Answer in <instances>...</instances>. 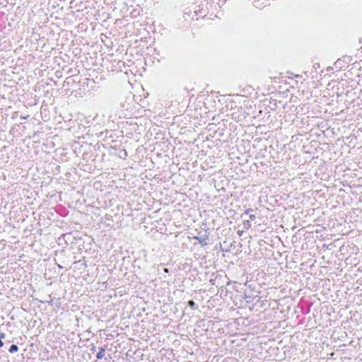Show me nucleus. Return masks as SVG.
I'll return each mask as SVG.
<instances>
[{
  "label": "nucleus",
  "mask_w": 362,
  "mask_h": 362,
  "mask_svg": "<svg viewBox=\"0 0 362 362\" xmlns=\"http://www.w3.org/2000/svg\"><path fill=\"white\" fill-rule=\"evenodd\" d=\"M105 347H104V346L100 347L99 349V351L98 352V354L96 355L97 359H102L105 356Z\"/></svg>",
  "instance_id": "obj_1"
},
{
  "label": "nucleus",
  "mask_w": 362,
  "mask_h": 362,
  "mask_svg": "<svg viewBox=\"0 0 362 362\" xmlns=\"http://www.w3.org/2000/svg\"><path fill=\"white\" fill-rule=\"evenodd\" d=\"M194 238L197 239L202 245H206V235L195 237Z\"/></svg>",
  "instance_id": "obj_2"
},
{
  "label": "nucleus",
  "mask_w": 362,
  "mask_h": 362,
  "mask_svg": "<svg viewBox=\"0 0 362 362\" xmlns=\"http://www.w3.org/2000/svg\"><path fill=\"white\" fill-rule=\"evenodd\" d=\"M18 346H17V345H16V344H12V345L10 346V348H9V352H10V353H12V354H13V353H15V352H16V351H18Z\"/></svg>",
  "instance_id": "obj_3"
},
{
  "label": "nucleus",
  "mask_w": 362,
  "mask_h": 362,
  "mask_svg": "<svg viewBox=\"0 0 362 362\" xmlns=\"http://www.w3.org/2000/svg\"><path fill=\"white\" fill-rule=\"evenodd\" d=\"M188 305L190 308H193V309H197V306L196 305V303L193 300H189L188 301Z\"/></svg>",
  "instance_id": "obj_4"
},
{
  "label": "nucleus",
  "mask_w": 362,
  "mask_h": 362,
  "mask_svg": "<svg viewBox=\"0 0 362 362\" xmlns=\"http://www.w3.org/2000/svg\"><path fill=\"white\" fill-rule=\"evenodd\" d=\"M243 226L245 228H249L250 227H251V223L250 221H245L243 222Z\"/></svg>",
  "instance_id": "obj_5"
},
{
  "label": "nucleus",
  "mask_w": 362,
  "mask_h": 362,
  "mask_svg": "<svg viewBox=\"0 0 362 362\" xmlns=\"http://www.w3.org/2000/svg\"><path fill=\"white\" fill-rule=\"evenodd\" d=\"M252 211H253V209H251V208H249V209H247L245 211V214H249V215H250V214H251L250 213H251Z\"/></svg>",
  "instance_id": "obj_6"
},
{
  "label": "nucleus",
  "mask_w": 362,
  "mask_h": 362,
  "mask_svg": "<svg viewBox=\"0 0 362 362\" xmlns=\"http://www.w3.org/2000/svg\"><path fill=\"white\" fill-rule=\"evenodd\" d=\"M250 221H254L255 219V214H250Z\"/></svg>",
  "instance_id": "obj_7"
},
{
  "label": "nucleus",
  "mask_w": 362,
  "mask_h": 362,
  "mask_svg": "<svg viewBox=\"0 0 362 362\" xmlns=\"http://www.w3.org/2000/svg\"><path fill=\"white\" fill-rule=\"evenodd\" d=\"M4 337H5V334H4V333H2V332H1V333H0V338H1V339L2 338H4Z\"/></svg>",
  "instance_id": "obj_8"
},
{
  "label": "nucleus",
  "mask_w": 362,
  "mask_h": 362,
  "mask_svg": "<svg viewBox=\"0 0 362 362\" xmlns=\"http://www.w3.org/2000/svg\"><path fill=\"white\" fill-rule=\"evenodd\" d=\"M163 271H164V272H165V273H168V272H169V270H168V268H165V269H163Z\"/></svg>",
  "instance_id": "obj_9"
},
{
  "label": "nucleus",
  "mask_w": 362,
  "mask_h": 362,
  "mask_svg": "<svg viewBox=\"0 0 362 362\" xmlns=\"http://www.w3.org/2000/svg\"><path fill=\"white\" fill-rule=\"evenodd\" d=\"M92 350L95 351V347H93Z\"/></svg>",
  "instance_id": "obj_10"
}]
</instances>
